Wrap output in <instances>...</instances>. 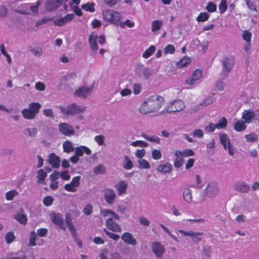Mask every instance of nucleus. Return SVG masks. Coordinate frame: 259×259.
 I'll return each mask as SVG.
<instances>
[{
    "instance_id": "f257e3e1",
    "label": "nucleus",
    "mask_w": 259,
    "mask_h": 259,
    "mask_svg": "<svg viewBox=\"0 0 259 259\" xmlns=\"http://www.w3.org/2000/svg\"><path fill=\"white\" fill-rule=\"evenodd\" d=\"M164 103L163 98L158 95H153L147 98L140 106L142 114L155 112L159 110Z\"/></svg>"
},
{
    "instance_id": "f03ea898",
    "label": "nucleus",
    "mask_w": 259,
    "mask_h": 259,
    "mask_svg": "<svg viewBox=\"0 0 259 259\" xmlns=\"http://www.w3.org/2000/svg\"><path fill=\"white\" fill-rule=\"evenodd\" d=\"M103 214L105 217L110 216L107 219L106 223V227L108 229L115 232L121 231L120 226L113 220V219L118 220L119 219L118 214L111 210H104Z\"/></svg>"
},
{
    "instance_id": "7ed1b4c3",
    "label": "nucleus",
    "mask_w": 259,
    "mask_h": 259,
    "mask_svg": "<svg viewBox=\"0 0 259 259\" xmlns=\"http://www.w3.org/2000/svg\"><path fill=\"white\" fill-rule=\"evenodd\" d=\"M135 74L139 78L149 79L153 74V70L146 67L143 64L137 63L134 68Z\"/></svg>"
},
{
    "instance_id": "20e7f679",
    "label": "nucleus",
    "mask_w": 259,
    "mask_h": 259,
    "mask_svg": "<svg viewBox=\"0 0 259 259\" xmlns=\"http://www.w3.org/2000/svg\"><path fill=\"white\" fill-rule=\"evenodd\" d=\"M87 109V107L83 105H79L75 103L68 105L66 107H61L62 112L67 115H76L83 113Z\"/></svg>"
},
{
    "instance_id": "39448f33",
    "label": "nucleus",
    "mask_w": 259,
    "mask_h": 259,
    "mask_svg": "<svg viewBox=\"0 0 259 259\" xmlns=\"http://www.w3.org/2000/svg\"><path fill=\"white\" fill-rule=\"evenodd\" d=\"M104 19L111 24L117 25L121 18L119 12L113 10H106L103 12Z\"/></svg>"
},
{
    "instance_id": "423d86ee",
    "label": "nucleus",
    "mask_w": 259,
    "mask_h": 259,
    "mask_svg": "<svg viewBox=\"0 0 259 259\" xmlns=\"http://www.w3.org/2000/svg\"><path fill=\"white\" fill-rule=\"evenodd\" d=\"M185 108L184 102L180 100L171 102L167 108L160 112L161 114H164L166 113H171L179 112Z\"/></svg>"
},
{
    "instance_id": "0eeeda50",
    "label": "nucleus",
    "mask_w": 259,
    "mask_h": 259,
    "mask_svg": "<svg viewBox=\"0 0 259 259\" xmlns=\"http://www.w3.org/2000/svg\"><path fill=\"white\" fill-rule=\"evenodd\" d=\"M223 69L222 74H224L225 77L227 76L228 73L230 72L234 64V59L233 57H224L222 60Z\"/></svg>"
},
{
    "instance_id": "6e6552de",
    "label": "nucleus",
    "mask_w": 259,
    "mask_h": 259,
    "mask_svg": "<svg viewBox=\"0 0 259 259\" xmlns=\"http://www.w3.org/2000/svg\"><path fill=\"white\" fill-rule=\"evenodd\" d=\"M74 150L75 154L70 158L71 162H77L79 160V157L81 156L83 152L88 155L91 154V149L85 146L77 147Z\"/></svg>"
},
{
    "instance_id": "1a4fd4ad",
    "label": "nucleus",
    "mask_w": 259,
    "mask_h": 259,
    "mask_svg": "<svg viewBox=\"0 0 259 259\" xmlns=\"http://www.w3.org/2000/svg\"><path fill=\"white\" fill-rule=\"evenodd\" d=\"M58 129L63 135L67 137H71L75 133L73 127L66 122L60 123L58 125Z\"/></svg>"
},
{
    "instance_id": "9d476101",
    "label": "nucleus",
    "mask_w": 259,
    "mask_h": 259,
    "mask_svg": "<svg viewBox=\"0 0 259 259\" xmlns=\"http://www.w3.org/2000/svg\"><path fill=\"white\" fill-rule=\"evenodd\" d=\"M93 87H82L75 91L74 95L82 99H85L91 95Z\"/></svg>"
},
{
    "instance_id": "9b49d317",
    "label": "nucleus",
    "mask_w": 259,
    "mask_h": 259,
    "mask_svg": "<svg viewBox=\"0 0 259 259\" xmlns=\"http://www.w3.org/2000/svg\"><path fill=\"white\" fill-rule=\"evenodd\" d=\"M220 141L225 149L227 150L228 148L229 154L232 155L234 154V150L231 145L230 140L227 135L226 134H220Z\"/></svg>"
},
{
    "instance_id": "f8f14e48",
    "label": "nucleus",
    "mask_w": 259,
    "mask_h": 259,
    "mask_svg": "<svg viewBox=\"0 0 259 259\" xmlns=\"http://www.w3.org/2000/svg\"><path fill=\"white\" fill-rule=\"evenodd\" d=\"M175 154L176 157L175 162H183L184 157L192 156L194 154V153L191 149H185L183 151L177 150Z\"/></svg>"
},
{
    "instance_id": "ddd939ff",
    "label": "nucleus",
    "mask_w": 259,
    "mask_h": 259,
    "mask_svg": "<svg viewBox=\"0 0 259 259\" xmlns=\"http://www.w3.org/2000/svg\"><path fill=\"white\" fill-rule=\"evenodd\" d=\"M74 16L73 14H67L63 17L53 20V23L55 26H63L73 20Z\"/></svg>"
},
{
    "instance_id": "4468645a",
    "label": "nucleus",
    "mask_w": 259,
    "mask_h": 259,
    "mask_svg": "<svg viewBox=\"0 0 259 259\" xmlns=\"http://www.w3.org/2000/svg\"><path fill=\"white\" fill-rule=\"evenodd\" d=\"M206 195L209 197H213L217 195L219 189L218 184L215 182H211L208 183L206 189Z\"/></svg>"
},
{
    "instance_id": "2eb2a0df",
    "label": "nucleus",
    "mask_w": 259,
    "mask_h": 259,
    "mask_svg": "<svg viewBox=\"0 0 259 259\" xmlns=\"http://www.w3.org/2000/svg\"><path fill=\"white\" fill-rule=\"evenodd\" d=\"M241 119L245 123H250L254 119H255V111L250 109L244 110L242 113Z\"/></svg>"
},
{
    "instance_id": "dca6fc26",
    "label": "nucleus",
    "mask_w": 259,
    "mask_h": 259,
    "mask_svg": "<svg viewBox=\"0 0 259 259\" xmlns=\"http://www.w3.org/2000/svg\"><path fill=\"white\" fill-rule=\"evenodd\" d=\"M104 198L106 201L110 204H112L115 199L116 194L114 191L110 188H106L103 191Z\"/></svg>"
},
{
    "instance_id": "f3484780",
    "label": "nucleus",
    "mask_w": 259,
    "mask_h": 259,
    "mask_svg": "<svg viewBox=\"0 0 259 259\" xmlns=\"http://www.w3.org/2000/svg\"><path fill=\"white\" fill-rule=\"evenodd\" d=\"M152 249L154 253L158 257H161L165 251L164 246L159 242H153L152 244Z\"/></svg>"
},
{
    "instance_id": "a211bd4d",
    "label": "nucleus",
    "mask_w": 259,
    "mask_h": 259,
    "mask_svg": "<svg viewBox=\"0 0 259 259\" xmlns=\"http://www.w3.org/2000/svg\"><path fill=\"white\" fill-rule=\"evenodd\" d=\"M64 0H47L46 2V10L51 12L57 9Z\"/></svg>"
},
{
    "instance_id": "6ab92c4d",
    "label": "nucleus",
    "mask_w": 259,
    "mask_h": 259,
    "mask_svg": "<svg viewBox=\"0 0 259 259\" xmlns=\"http://www.w3.org/2000/svg\"><path fill=\"white\" fill-rule=\"evenodd\" d=\"M51 220L53 223L57 225L61 229L65 231V226L63 224V220L61 215L57 213H53L51 215Z\"/></svg>"
},
{
    "instance_id": "aec40b11",
    "label": "nucleus",
    "mask_w": 259,
    "mask_h": 259,
    "mask_svg": "<svg viewBox=\"0 0 259 259\" xmlns=\"http://www.w3.org/2000/svg\"><path fill=\"white\" fill-rule=\"evenodd\" d=\"M122 240L127 244L135 245L137 243L136 239L129 232H124L121 235Z\"/></svg>"
},
{
    "instance_id": "412c9836",
    "label": "nucleus",
    "mask_w": 259,
    "mask_h": 259,
    "mask_svg": "<svg viewBox=\"0 0 259 259\" xmlns=\"http://www.w3.org/2000/svg\"><path fill=\"white\" fill-rule=\"evenodd\" d=\"M213 102V98L211 96H207L205 99L200 103L197 105H194L192 107V110L194 112H196L198 109H200L203 107L206 106Z\"/></svg>"
},
{
    "instance_id": "4be33fe9",
    "label": "nucleus",
    "mask_w": 259,
    "mask_h": 259,
    "mask_svg": "<svg viewBox=\"0 0 259 259\" xmlns=\"http://www.w3.org/2000/svg\"><path fill=\"white\" fill-rule=\"evenodd\" d=\"M98 36L95 32H92L89 35V42L90 47L93 51H96L98 50V46L97 43Z\"/></svg>"
},
{
    "instance_id": "5701e85b",
    "label": "nucleus",
    "mask_w": 259,
    "mask_h": 259,
    "mask_svg": "<svg viewBox=\"0 0 259 259\" xmlns=\"http://www.w3.org/2000/svg\"><path fill=\"white\" fill-rule=\"evenodd\" d=\"M234 187L236 191L241 193H247L250 189L249 185L243 182L236 183Z\"/></svg>"
},
{
    "instance_id": "b1692460",
    "label": "nucleus",
    "mask_w": 259,
    "mask_h": 259,
    "mask_svg": "<svg viewBox=\"0 0 259 259\" xmlns=\"http://www.w3.org/2000/svg\"><path fill=\"white\" fill-rule=\"evenodd\" d=\"M115 187L116 188L118 195L120 196L126 193L127 184L125 181H122L119 182V183L115 186Z\"/></svg>"
},
{
    "instance_id": "393cba45",
    "label": "nucleus",
    "mask_w": 259,
    "mask_h": 259,
    "mask_svg": "<svg viewBox=\"0 0 259 259\" xmlns=\"http://www.w3.org/2000/svg\"><path fill=\"white\" fill-rule=\"evenodd\" d=\"M65 222L68 228V229L70 231L71 234L75 235L76 229L72 222V217L71 214L67 212L65 214Z\"/></svg>"
},
{
    "instance_id": "a878e982",
    "label": "nucleus",
    "mask_w": 259,
    "mask_h": 259,
    "mask_svg": "<svg viewBox=\"0 0 259 259\" xmlns=\"http://www.w3.org/2000/svg\"><path fill=\"white\" fill-rule=\"evenodd\" d=\"M21 113L23 117L26 119H33L36 115L29 108L23 109Z\"/></svg>"
},
{
    "instance_id": "bb28decb",
    "label": "nucleus",
    "mask_w": 259,
    "mask_h": 259,
    "mask_svg": "<svg viewBox=\"0 0 259 259\" xmlns=\"http://www.w3.org/2000/svg\"><path fill=\"white\" fill-rule=\"evenodd\" d=\"M172 169V165L170 163H165L163 165H159L157 167V170L163 173L168 172Z\"/></svg>"
},
{
    "instance_id": "cd10ccee",
    "label": "nucleus",
    "mask_w": 259,
    "mask_h": 259,
    "mask_svg": "<svg viewBox=\"0 0 259 259\" xmlns=\"http://www.w3.org/2000/svg\"><path fill=\"white\" fill-rule=\"evenodd\" d=\"M63 148L64 151L66 153L73 152L75 149L72 142L68 140L63 142Z\"/></svg>"
},
{
    "instance_id": "c85d7f7f",
    "label": "nucleus",
    "mask_w": 259,
    "mask_h": 259,
    "mask_svg": "<svg viewBox=\"0 0 259 259\" xmlns=\"http://www.w3.org/2000/svg\"><path fill=\"white\" fill-rule=\"evenodd\" d=\"M142 136L146 140L157 144H159L160 142V138L157 136H149L145 133H142Z\"/></svg>"
},
{
    "instance_id": "c756f323",
    "label": "nucleus",
    "mask_w": 259,
    "mask_h": 259,
    "mask_svg": "<svg viewBox=\"0 0 259 259\" xmlns=\"http://www.w3.org/2000/svg\"><path fill=\"white\" fill-rule=\"evenodd\" d=\"M14 219L19 223L25 225L27 224V218L26 215L23 214H16L14 215Z\"/></svg>"
},
{
    "instance_id": "7c9ffc66",
    "label": "nucleus",
    "mask_w": 259,
    "mask_h": 259,
    "mask_svg": "<svg viewBox=\"0 0 259 259\" xmlns=\"http://www.w3.org/2000/svg\"><path fill=\"white\" fill-rule=\"evenodd\" d=\"M243 120L236 122L234 126V128L237 132H242L246 128V125Z\"/></svg>"
},
{
    "instance_id": "2f4dec72",
    "label": "nucleus",
    "mask_w": 259,
    "mask_h": 259,
    "mask_svg": "<svg viewBox=\"0 0 259 259\" xmlns=\"http://www.w3.org/2000/svg\"><path fill=\"white\" fill-rule=\"evenodd\" d=\"M163 25V22L160 20H154L151 23V30L152 32H155L159 30Z\"/></svg>"
},
{
    "instance_id": "473e14b6",
    "label": "nucleus",
    "mask_w": 259,
    "mask_h": 259,
    "mask_svg": "<svg viewBox=\"0 0 259 259\" xmlns=\"http://www.w3.org/2000/svg\"><path fill=\"white\" fill-rule=\"evenodd\" d=\"M183 197L184 200L190 203L192 201V196L191 190L189 188H186L183 192Z\"/></svg>"
},
{
    "instance_id": "72a5a7b5",
    "label": "nucleus",
    "mask_w": 259,
    "mask_h": 259,
    "mask_svg": "<svg viewBox=\"0 0 259 259\" xmlns=\"http://www.w3.org/2000/svg\"><path fill=\"white\" fill-rule=\"evenodd\" d=\"M191 61V59L188 57H183L180 61L177 63V67L178 68H182L186 66Z\"/></svg>"
},
{
    "instance_id": "f704fd0d",
    "label": "nucleus",
    "mask_w": 259,
    "mask_h": 259,
    "mask_svg": "<svg viewBox=\"0 0 259 259\" xmlns=\"http://www.w3.org/2000/svg\"><path fill=\"white\" fill-rule=\"evenodd\" d=\"M23 132L25 135L28 136L30 137H33L36 136L37 133V130L35 127L32 128H26L24 129Z\"/></svg>"
},
{
    "instance_id": "c9c22d12",
    "label": "nucleus",
    "mask_w": 259,
    "mask_h": 259,
    "mask_svg": "<svg viewBox=\"0 0 259 259\" xmlns=\"http://www.w3.org/2000/svg\"><path fill=\"white\" fill-rule=\"evenodd\" d=\"M156 48L154 46H151L148 49L144 52L142 56L143 58L147 59L150 57L155 52Z\"/></svg>"
},
{
    "instance_id": "e433bc0d",
    "label": "nucleus",
    "mask_w": 259,
    "mask_h": 259,
    "mask_svg": "<svg viewBox=\"0 0 259 259\" xmlns=\"http://www.w3.org/2000/svg\"><path fill=\"white\" fill-rule=\"evenodd\" d=\"M41 107V105L38 103L33 102L29 105V109H30L36 115L38 113Z\"/></svg>"
},
{
    "instance_id": "4c0bfd02",
    "label": "nucleus",
    "mask_w": 259,
    "mask_h": 259,
    "mask_svg": "<svg viewBox=\"0 0 259 259\" xmlns=\"http://www.w3.org/2000/svg\"><path fill=\"white\" fill-rule=\"evenodd\" d=\"M179 232L184 235L189 236L190 237H196L197 236H201L203 235V233L195 232L193 231L187 232L183 230H179Z\"/></svg>"
},
{
    "instance_id": "58836bf2",
    "label": "nucleus",
    "mask_w": 259,
    "mask_h": 259,
    "mask_svg": "<svg viewBox=\"0 0 259 259\" xmlns=\"http://www.w3.org/2000/svg\"><path fill=\"white\" fill-rule=\"evenodd\" d=\"M81 8L85 11L94 12L95 11V4L94 3H87L82 5Z\"/></svg>"
},
{
    "instance_id": "ea45409f",
    "label": "nucleus",
    "mask_w": 259,
    "mask_h": 259,
    "mask_svg": "<svg viewBox=\"0 0 259 259\" xmlns=\"http://www.w3.org/2000/svg\"><path fill=\"white\" fill-rule=\"evenodd\" d=\"M37 182L38 183H44L45 179L47 176V173L43 169H39L37 171Z\"/></svg>"
},
{
    "instance_id": "a19ab883",
    "label": "nucleus",
    "mask_w": 259,
    "mask_h": 259,
    "mask_svg": "<svg viewBox=\"0 0 259 259\" xmlns=\"http://www.w3.org/2000/svg\"><path fill=\"white\" fill-rule=\"evenodd\" d=\"M227 121L225 117H222L219 120L218 123L216 124L217 128L224 129L227 126Z\"/></svg>"
},
{
    "instance_id": "79ce46f5",
    "label": "nucleus",
    "mask_w": 259,
    "mask_h": 259,
    "mask_svg": "<svg viewBox=\"0 0 259 259\" xmlns=\"http://www.w3.org/2000/svg\"><path fill=\"white\" fill-rule=\"evenodd\" d=\"M37 239L36 234L34 231H31L30 233L29 242L28 246H35L36 245V240Z\"/></svg>"
},
{
    "instance_id": "37998d69",
    "label": "nucleus",
    "mask_w": 259,
    "mask_h": 259,
    "mask_svg": "<svg viewBox=\"0 0 259 259\" xmlns=\"http://www.w3.org/2000/svg\"><path fill=\"white\" fill-rule=\"evenodd\" d=\"M53 17H44L40 20L37 21L35 23L36 27H38L40 25H43L49 21H53Z\"/></svg>"
},
{
    "instance_id": "c03bdc74",
    "label": "nucleus",
    "mask_w": 259,
    "mask_h": 259,
    "mask_svg": "<svg viewBox=\"0 0 259 259\" xmlns=\"http://www.w3.org/2000/svg\"><path fill=\"white\" fill-rule=\"evenodd\" d=\"M245 137L247 142H248L253 143L257 141L258 140L257 136L254 133H251L250 134L246 135Z\"/></svg>"
},
{
    "instance_id": "a18cd8bd",
    "label": "nucleus",
    "mask_w": 259,
    "mask_h": 259,
    "mask_svg": "<svg viewBox=\"0 0 259 259\" xmlns=\"http://www.w3.org/2000/svg\"><path fill=\"white\" fill-rule=\"evenodd\" d=\"M18 194V192L15 190H12L8 191L6 194V198L7 200H12L15 196Z\"/></svg>"
},
{
    "instance_id": "49530a36",
    "label": "nucleus",
    "mask_w": 259,
    "mask_h": 259,
    "mask_svg": "<svg viewBox=\"0 0 259 259\" xmlns=\"http://www.w3.org/2000/svg\"><path fill=\"white\" fill-rule=\"evenodd\" d=\"M131 145L134 147L139 146L141 147H146L148 146V144L143 141L138 140L136 141L132 142Z\"/></svg>"
},
{
    "instance_id": "de8ad7c7",
    "label": "nucleus",
    "mask_w": 259,
    "mask_h": 259,
    "mask_svg": "<svg viewBox=\"0 0 259 259\" xmlns=\"http://www.w3.org/2000/svg\"><path fill=\"white\" fill-rule=\"evenodd\" d=\"M15 238L14 233L13 232H8L5 236V240L8 244L11 243Z\"/></svg>"
},
{
    "instance_id": "09e8293b",
    "label": "nucleus",
    "mask_w": 259,
    "mask_h": 259,
    "mask_svg": "<svg viewBox=\"0 0 259 259\" xmlns=\"http://www.w3.org/2000/svg\"><path fill=\"white\" fill-rule=\"evenodd\" d=\"M0 49L2 54L7 58L8 63L10 64L11 63L12 59L11 56L8 54L7 51L5 49L4 44L1 45Z\"/></svg>"
},
{
    "instance_id": "8fccbe9b",
    "label": "nucleus",
    "mask_w": 259,
    "mask_h": 259,
    "mask_svg": "<svg viewBox=\"0 0 259 259\" xmlns=\"http://www.w3.org/2000/svg\"><path fill=\"white\" fill-rule=\"evenodd\" d=\"M54 198L52 196H47L43 199V203L46 206H50L52 205Z\"/></svg>"
},
{
    "instance_id": "3c124183",
    "label": "nucleus",
    "mask_w": 259,
    "mask_h": 259,
    "mask_svg": "<svg viewBox=\"0 0 259 259\" xmlns=\"http://www.w3.org/2000/svg\"><path fill=\"white\" fill-rule=\"evenodd\" d=\"M209 15L206 13H200L197 16L196 20L198 22H204L208 20Z\"/></svg>"
},
{
    "instance_id": "603ef678",
    "label": "nucleus",
    "mask_w": 259,
    "mask_h": 259,
    "mask_svg": "<svg viewBox=\"0 0 259 259\" xmlns=\"http://www.w3.org/2000/svg\"><path fill=\"white\" fill-rule=\"evenodd\" d=\"M94 172L97 174H103L106 172L105 167L102 164L95 167Z\"/></svg>"
},
{
    "instance_id": "864d4df0",
    "label": "nucleus",
    "mask_w": 259,
    "mask_h": 259,
    "mask_svg": "<svg viewBox=\"0 0 259 259\" xmlns=\"http://www.w3.org/2000/svg\"><path fill=\"white\" fill-rule=\"evenodd\" d=\"M151 155L153 159L156 160L160 159L161 157L160 151L157 149L152 150Z\"/></svg>"
},
{
    "instance_id": "5fc2aeb1",
    "label": "nucleus",
    "mask_w": 259,
    "mask_h": 259,
    "mask_svg": "<svg viewBox=\"0 0 259 259\" xmlns=\"http://www.w3.org/2000/svg\"><path fill=\"white\" fill-rule=\"evenodd\" d=\"M104 232L106 233L108 237L112 239L113 240L116 241L119 238V236L117 234L110 232L107 231L106 229H104Z\"/></svg>"
},
{
    "instance_id": "6e6d98bb",
    "label": "nucleus",
    "mask_w": 259,
    "mask_h": 259,
    "mask_svg": "<svg viewBox=\"0 0 259 259\" xmlns=\"http://www.w3.org/2000/svg\"><path fill=\"white\" fill-rule=\"evenodd\" d=\"M175 51V48L172 45H167L164 49L163 52L165 54H172Z\"/></svg>"
},
{
    "instance_id": "4d7b16f0",
    "label": "nucleus",
    "mask_w": 259,
    "mask_h": 259,
    "mask_svg": "<svg viewBox=\"0 0 259 259\" xmlns=\"http://www.w3.org/2000/svg\"><path fill=\"white\" fill-rule=\"evenodd\" d=\"M83 212L87 215L91 214L93 212V206L92 204H87L83 209Z\"/></svg>"
},
{
    "instance_id": "13d9d810",
    "label": "nucleus",
    "mask_w": 259,
    "mask_h": 259,
    "mask_svg": "<svg viewBox=\"0 0 259 259\" xmlns=\"http://www.w3.org/2000/svg\"><path fill=\"white\" fill-rule=\"evenodd\" d=\"M251 36V33L247 30H244L243 32L242 37L247 42L250 41Z\"/></svg>"
},
{
    "instance_id": "bf43d9fd",
    "label": "nucleus",
    "mask_w": 259,
    "mask_h": 259,
    "mask_svg": "<svg viewBox=\"0 0 259 259\" xmlns=\"http://www.w3.org/2000/svg\"><path fill=\"white\" fill-rule=\"evenodd\" d=\"M206 9L209 12H214L217 10V6L212 2H209L206 7Z\"/></svg>"
},
{
    "instance_id": "052dcab7",
    "label": "nucleus",
    "mask_w": 259,
    "mask_h": 259,
    "mask_svg": "<svg viewBox=\"0 0 259 259\" xmlns=\"http://www.w3.org/2000/svg\"><path fill=\"white\" fill-rule=\"evenodd\" d=\"M246 4L248 8L251 11L255 12L257 11L256 6L250 0H245Z\"/></svg>"
},
{
    "instance_id": "680f3d73",
    "label": "nucleus",
    "mask_w": 259,
    "mask_h": 259,
    "mask_svg": "<svg viewBox=\"0 0 259 259\" xmlns=\"http://www.w3.org/2000/svg\"><path fill=\"white\" fill-rule=\"evenodd\" d=\"M227 8L226 0H222L219 5V10L220 13H224Z\"/></svg>"
},
{
    "instance_id": "e2e57ef3",
    "label": "nucleus",
    "mask_w": 259,
    "mask_h": 259,
    "mask_svg": "<svg viewBox=\"0 0 259 259\" xmlns=\"http://www.w3.org/2000/svg\"><path fill=\"white\" fill-rule=\"evenodd\" d=\"M64 189L68 192H75L76 191V187L74 186L71 183L66 184L64 186Z\"/></svg>"
},
{
    "instance_id": "0e129e2a",
    "label": "nucleus",
    "mask_w": 259,
    "mask_h": 259,
    "mask_svg": "<svg viewBox=\"0 0 259 259\" xmlns=\"http://www.w3.org/2000/svg\"><path fill=\"white\" fill-rule=\"evenodd\" d=\"M59 157L55 153H52L49 155L48 162H60Z\"/></svg>"
},
{
    "instance_id": "69168bd1",
    "label": "nucleus",
    "mask_w": 259,
    "mask_h": 259,
    "mask_svg": "<svg viewBox=\"0 0 259 259\" xmlns=\"http://www.w3.org/2000/svg\"><path fill=\"white\" fill-rule=\"evenodd\" d=\"M105 137L103 135H98L95 137V141L100 146L104 143Z\"/></svg>"
},
{
    "instance_id": "338daca9",
    "label": "nucleus",
    "mask_w": 259,
    "mask_h": 259,
    "mask_svg": "<svg viewBox=\"0 0 259 259\" xmlns=\"http://www.w3.org/2000/svg\"><path fill=\"white\" fill-rule=\"evenodd\" d=\"M81 179L80 176H76L72 179L70 182L74 186L77 187L80 184V180Z\"/></svg>"
},
{
    "instance_id": "774afa93",
    "label": "nucleus",
    "mask_w": 259,
    "mask_h": 259,
    "mask_svg": "<svg viewBox=\"0 0 259 259\" xmlns=\"http://www.w3.org/2000/svg\"><path fill=\"white\" fill-rule=\"evenodd\" d=\"M225 83L221 80H218L215 83V87L219 91H223L225 87Z\"/></svg>"
}]
</instances>
